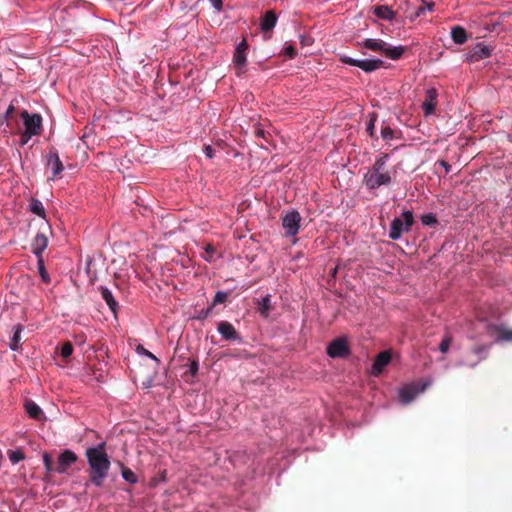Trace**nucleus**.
<instances>
[{"label":"nucleus","instance_id":"bb28decb","mask_svg":"<svg viewBox=\"0 0 512 512\" xmlns=\"http://www.w3.org/2000/svg\"><path fill=\"white\" fill-rule=\"evenodd\" d=\"M247 62L246 53L235 51L233 55V63L236 68L242 69Z\"/></svg>","mask_w":512,"mask_h":512},{"label":"nucleus","instance_id":"4c0bfd02","mask_svg":"<svg viewBox=\"0 0 512 512\" xmlns=\"http://www.w3.org/2000/svg\"><path fill=\"white\" fill-rule=\"evenodd\" d=\"M215 252V248L212 244H208L206 247H205V254L203 255V258L209 262L212 261V258H213V254Z\"/></svg>","mask_w":512,"mask_h":512},{"label":"nucleus","instance_id":"ea45409f","mask_svg":"<svg viewBox=\"0 0 512 512\" xmlns=\"http://www.w3.org/2000/svg\"><path fill=\"white\" fill-rule=\"evenodd\" d=\"M340 61L342 63H344V64L357 67L359 60L358 59H354V58L349 57V56H346V55H343V56L340 57Z\"/></svg>","mask_w":512,"mask_h":512},{"label":"nucleus","instance_id":"a211bd4d","mask_svg":"<svg viewBox=\"0 0 512 512\" xmlns=\"http://www.w3.org/2000/svg\"><path fill=\"white\" fill-rule=\"evenodd\" d=\"M277 23V15L273 10H268L261 17V30L263 32L271 31Z\"/></svg>","mask_w":512,"mask_h":512},{"label":"nucleus","instance_id":"49530a36","mask_svg":"<svg viewBox=\"0 0 512 512\" xmlns=\"http://www.w3.org/2000/svg\"><path fill=\"white\" fill-rule=\"evenodd\" d=\"M284 54L289 58H294L296 55V50L292 45H289L284 49Z\"/></svg>","mask_w":512,"mask_h":512},{"label":"nucleus","instance_id":"1a4fd4ad","mask_svg":"<svg viewBox=\"0 0 512 512\" xmlns=\"http://www.w3.org/2000/svg\"><path fill=\"white\" fill-rule=\"evenodd\" d=\"M42 226L43 229L40 228V231L36 234L31 244L32 252L37 258H43L42 253L48 246L47 232L50 231V226L47 222L43 223Z\"/></svg>","mask_w":512,"mask_h":512},{"label":"nucleus","instance_id":"79ce46f5","mask_svg":"<svg viewBox=\"0 0 512 512\" xmlns=\"http://www.w3.org/2000/svg\"><path fill=\"white\" fill-rule=\"evenodd\" d=\"M15 111V107L13 104H10L5 112V114L0 119V122L3 123L4 121H7L10 117H12L13 113Z\"/></svg>","mask_w":512,"mask_h":512},{"label":"nucleus","instance_id":"09e8293b","mask_svg":"<svg viewBox=\"0 0 512 512\" xmlns=\"http://www.w3.org/2000/svg\"><path fill=\"white\" fill-rule=\"evenodd\" d=\"M204 152H205V155H206L208 158H210V159H211V158H213V156H214V152H215V150L212 148V146H210V145H206V146L204 147Z\"/></svg>","mask_w":512,"mask_h":512},{"label":"nucleus","instance_id":"a878e982","mask_svg":"<svg viewBox=\"0 0 512 512\" xmlns=\"http://www.w3.org/2000/svg\"><path fill=\"white\" fill-rule=\"evenodd\" d=\"M22 326L17 325L14 330L13 337L10 341V348L14 351L18 350L20 348V340H21V332H22Z\"/></svg>","mask_w":512,"mask_h":512},{"label":"nucleus","instance_id":"f257e3e1","mask_svg":"<svg viewBox=\"0 0 512 512\" xmlns=\"http://www.w3.org/2000/svg\"><path fill=\"white\" fill-rule=\"evenodd\" d=\"M89 464V480L97 487H101L108 476L111 466L109 457L105 451V442L95 447H89L85 452Z\"/></svg>","mask_w":512,"mask_h":512},{"label":"nucleus","instance_id":"393cba45","mask_svg":"<svg viewBox=\"0 0 512 512\" xmlns=\"http://www.w3.org/2000/svg\"><path fill=\"white\" fill-rule=\"evenodd\" d=\"M30 211L37 216L45 219V209L42 202L38 199L32 198L29 203Z\"/></svg>","mask_w":512,"mask_h":512},{"label":"nucleus","instance_id":"c9c22d12","mask_svg":"<svg viewBox=\"0 0 512 512\" xmlns=\"http://www.w3.org/2000/svg\"><path fill=\"white\" fill-rule=\"evenodd\" d=\"M451 342H452V338L448 335L445 336L439 345V350L442 353H447L449 350V347L451 345Z\"/></svg>","mask_w":512,"mask_h":512},{"label":"nucleus","instance_id":"8fccbe9b","mask_svg":"<svg viewBox=\"0 0 512 512\" xmlns=\"http://www.w3.org/2000/svg\"><path fill=\"white\" fill-rule=\"evenodd\" d=\"M213 7L219 12L223 8L222 0H209Z\"/></svg>","mask_w":512,"mask_h":512},{"label":"nucleus","instance_id":"37998d69","mask_svg":"<svg viewBox=\"0 0 512 512\" xmlns=\"http://www.w3.org/2000/svg\"><path fill=\"white\" fill-rule=\"evenodd\" d=\"M254 135L257 138H263V139L267 140V135H269V133L266 132L263 128L257 126V127H255Z\"/></svg>","mask_w":512,"mask_h":512},{"label":"nucleus","instance_id":"a19ab883","mask_svg":"<svg viewBox=\"0 0 512 512\" xmlns=\"http://www.w3.org/2000/svg\"><path fill=\"white\" fill-rule=\"evenodd\" d=\"M33 136V134H27V131L24 130L20 134L19 145L25 146Z\"/></svg>","mask_w":512,"mask_h":512},{"label":"nucleus","instance_id":"423d86ee","mask_svg":"<svg viewBox=\"0 0 512 512\" xmlns=\"http://www.w3.org/2000/svg\"><path fill=\"white\" fill-rule=\"evenodd\" d=\"M492 344H477L465 355L460 365L475 368L481 361L488 358Z\"/></svg>","mask_w":512,"mask_h":512},{"label":"nucleus","instance_id":"aec40b11","mask_svg":"<svg viewBox=\"0 0 512 512\" xmlns=\"http://www.w3.org/2000/svg\"><path fill=\"white\" fill-rule=\"evenodd\" d=\"M384 62L380 59H363L358 61L357 67L370 73L382 67Z\"/></svg>","mask_w":512,"mask_h":512},{"label":"nucleus","instance_id":"5701e85b","mask_svg":"<svg viewBox=\"0 0 512 512\" xmlns=\"http://www.w3.org/2000/svg\"><path fill=\"white\" fill-rule=\"evenodd\" d=\"M451 37L456 44H463L468 39L466 30L461 26H454L451 29Z\"/></svg>","mask_w":512,"mask_h":512},{"label":"nucleus","instance_id":"c756f323","mask_svg":"<svg viewBox=\"0 0 512 512\" xmlns=\"http://www.w3.org/2000/svg\"><path fill=\"white\" fill-rule=\"evenodd\" d=\"M37 265H38L39 275H40L42 281L46 284H49L50 277L45 269L43 258H37Z\"/></svg>","mask_w":512,"mask_h":512},{"label":"nucleus","instance_id":"de8ad7c7","mask_svg":"<svg viewBox=\"0 0 512 512\" xmlns=\"http://www.w3.org/2000/svg\"><path fill=\"white\" fill-rule=\"evenodd\" d=\"M42 458L44 466H49V464H53V459L48 452H44Z\"/></svg>","mask_w":512,"mask_h":512},{"label":"nucleus","instance_id":"f704fd0d","mask_svg":"<svg viewBox=\"0 0 512 512\" xmlns=\"http://www.w3.org/2000/svg\"><path fill=\"white\" fill-rule=\"evenodd\" d=\"M381 136L384 140H391L395 137V131L389 126H385L381 130Z\"/></svg>","mask_w":512,"mask_h":512},{"label":"nucleus","instance_id":"3c124183","mask_svg":"<svg viewBox=\"0 0 512 512\" xmlns=\"http://www.w3.org/2000/svg\"><path fill=\"white\" fill-rule=\"evenodd\" d=\"M212 309H213V307L210 305L206 310H202L199 318L200 319L207 318L210 315V313L212 312Z\"/></svg>","mask_w":512,"mask_h":512},{"label":"nucleus","instance_id":"f8f14e48","mask_svg":"<svg viewBox=\"0 0 512 512\" xmlns=\"http://www.w3.org/2000/svg\"><path fill=\"white\" fill-rule=\"evenodd\" d=\"M426 384L420 386L418 383L405 385L399 390V398L403 404H408L413 401L416 396L426 389Z\"/></svg>","mask_w":512,"mask_h":512},{"label":"nucleus","instance_id":"f3484780","mask_svg":"<svg viewBox=\"0 0 512 512\" xmlns=\"http://www.w3.org/2000/svg\"><path fill=\"white\" fill-rule=\"evenodd\" d=\"M217 330L225 340L241 341V337L238 335L236 329L228 321H220L217 325Z\"/></svg>","mask_w":512,"mask_h":512},{"label":"nucleus","instance_id":"9d476101","mask_svg":"<svg viewBox=\"0 0 512 512\" xmlns=\"http://www.w3.org/2000/svg\"><path fill=\"white\" fill-rule=\"evenodd\" d=\"M301 215L298 211L292 210L282 217V226L286 236H295L299 232Z\"/></svg>","mask_w":512,"mask_h":512},{"label":"nucleus","instance_id":"473e14b6","mask_svg":"<svg viewBox=\"0 0 512 512\" xmlns=\"http://www.w3.org/2000/svg\"><path fill=\"white\" fill-rule=\"evenodd\" d=\"M228 298V293L227 292H224V291H218L215 296H214V299L212 301V304L211 306L214 307L218 304H222L224 303Z\"/></svg>","mask_w":512,"mask_h":512},{"label":"nucleus","instance_id":"2f4dec72","mask_svg":"<svg viewBox=\"0 0 512 512\" xmlns=\"http://www.w3.org/2000/svg\"><path fill=\"white\" fill-rule=\"evenodd\" d=\"M73 353V345L71 344V342L67 341L65 343H63L62 347H61V356L63 359H68Z\"/></svg>","mask_w":512,"mask_h":512},{"label":"nucleus","instance_id":"6ab92c4d","mask_svg":"<svg viewBox=\"0 0 512 512\" xmlns=\"http://www.w3.org/2000/svg\"><path fill=\"white\" fill-rule=\"evenodd\" d=\"M103 300L108 305L109 309L113 314L116 315L117 309H118V302L115 300L112 292L105 286H100L98 288Z\"/></svg>","mask_w":512,"mask_h":512},{"label":"nucleus","instance_id":"72a5a7b5","mask_svg":"<svg viewBox=\"0 0 512 512\" xmlns=\"http://www.w3.org/2000/svg\"><path fill=\"white\" fill-rule=\"evenodd\" d=\"M421 222L423 225H433L437 223V219L433 213L424 214L421 217Z\"/></svg>","mask_w":512,"mask_h":512},{"label":"nucleus","instance_id":"20e7f679","mask_svg":"<svg viewBox=\"0 0 512 512\" xmlns=\"http://www.w3.org/2000/svg\"><path fill=\"white\" fill-rule=\"evenodd\" d=\"M484 331L495 343H512V328L504 323L487 322Z\"/></svg>","mask_w":512,"mask_h":512},{"label":"nucleus","instance_id":"2eb2a0df","mask_svg":"<svg viewBox=\"0 0 512 512\" xmlns=\"http://www.w3.org/2000/svg\"><path fill=\"white\" fill-rule=\"evenodd\" d=\"M438 92L435 88H430L426 91L425 100L422 103V108L425 116L432 115L437 106Z\"/></svg>","mask_w":512,"mask_h":512},{"label":"nucleus","instance_id":"c85d7f7f","mask_svg":"<svg viewBox=\"0 0 512 512\" xmlns=\"http://www.w3.org/2000/svg\"><path fill=\"white\" fill-rule=\"evenodd\" d=\"M121 474L123 479L130 484H135L138 481L136 474L128 467L122 466Z\"/></svg>","mask_w":512,"mask_h":512},{"label":"nucleus","instance_id":"864d4df0","mask_svg":"<svg viewBox=\"0 0 512 512\" xmlns=\"http://www.w3.org/2000/svg\"><path fill=\"white\" fill-rule=\"evenodd\" d=\"M47 473L55 472V465L49 464V466H44Z\"/></svg>","mask_w":512,"mask_h":512},{"label":"nucleus","instance_id":"e433bc0d","mask_svg":"<svg viewBox=\"0 0 512 512\" xmlns=\"http://www.w3.org/2000/svg\"><path fill=\"white\" fill-rule=\"evenodd\" d=\"M136 352L138 354L145 355V356L153 359L156 363H159V359L154 354H152L150 351L145 349L142 345L137 346Z\"/></svg>","mask_w":512,"mask_h":512},{"label":"nucleus","instance_id":"f03ea898","mask_svg":"<svg viewBox=\"0 0 512 512\" xmlns=\"http://www.w3.org/2000/svg\"><path fill=\"white\" fill-rule=\"evenodd\" d=\"M388 154L381 153L374 161L372 167L365 173L363 182L369 190L378 189L391 183L392 177L386 170Z\"/></svg>","mask_w":512,"mask_h":512},{"label":"nucleus","instance_id":"dca6fc26","mask_svg":"<svg viewBox=\"0 0 512 512\" xmlns=\"http://www.w3.org/2000/svg\"><path fill=\"white\" fill-rule=\"evenodd\" d=\"M391 361V354L389 351L380 352L374 359L372 365V374L374 376H378L382 373L383 369L389 364Z\"/></svg>","mask_w":512,"mask_h":512},{"label":"nucleus","instance_id":"6e6552de","mask_svg":"<svg viewBox=\"0 0 512 512\" xmlns=\"http://www.w3.org/2000/svg\"><path fill=\"white\" fill-rule=\"evenodd\" d=\"M327 354L331 358H347L351 354L347 339L339 337L332 340L327 347Z\"/></svg>","mask_w":512,"mask_h":512},{"label":"nucleus","instance_id":"603ef678","mask_svg":"<svg viewBox=\"0 0 512 512\" xmlns=\"http://www.w3.org/2000/svg\"><path fill=\"white\" fill-rule=\"evenodd\" d=\"M438 163L440 166H442L445 169L446 173L450 172L451 165L448 162H446L444 160H440Z\"/></svg>","mask_w":512,"mask_h":512},{"label":"nucleus","instance_id":"cd10ccee","mask_svg":"<svg viewBox=\"0 0 512 512\" xmlns=\"http://www.w3.org/2000/svg\"><path fill=\"white\" fill-rule=\"evenodd\" d=\"M7 454L12 464H17L25 459V454L21 449L9 450Z\"/></svg>","mask_w":512,"mask_h":512},{"label":"nucleus","instance_id":"7c9ffc66","mask_svg":"<svg viewBox=\"0 0 512 512\" xmlns=\"http://www.w3.org/2000/svg\"><path fill=\"white\" fill-rule=\"evenodd\" d=\"M377 120V114L376 113H370L369 114V122L367 123L366 131L368 132L369 136L371 138L375 137V122Z\"/></svg>","mask_w":512,"mask_h":512},{"label":"nucleus","instance_id":"7ed1b4c3","mask_svg":"<svg viewBox=\"0 0 512 512\" xmlns=\"http://www.w3.org/2000/svg\"><path fill=\"white\" fill-rule=\"evenodd\" d=\"M361 48H365L377 52L389 59L397 60L402 57L405 52L403 46H391L382 39L368 38L358 43Z\"/></svg>","mask_w":512,"mask_h":512},{"label":"nucleus","instance_id":"9b49d317","mask_svg":"<svg viewBox=\"0 0 512 512\" xmlns=\"http://www.w3.org/2000/svg\"><path fill=\"white\" fill-rule=\"evenodd\" d=\"M78 456L72 450H64L58 457V461L55 464V472L64 474L71 467L72 464L77 462Z\"/></svg>","mask_w":512,"mask_h":512},{"label":"nucleus","instance_id":"c03bdc74","mask_svg":"<svg viewBox=\"0 0 512 512\" xmlns=\"http://www.w3.org/2000/svg\"><path fill=\"white\" fill-rule=\"evenodd\" d=\"M199 364L196 360H192L189 365V372L192 376H195L198 372Z\"/></svg>","mask_w":512,"mask_h":512},{"label":"nucleus","instance_id":"0eeeda50","mask_svg":"<svg viewBox=\"0 0 512 512\" xmlns=\"http://www.w3.org/2000/svg\"><path fill=\"white\" fill-rule=\"evenodd\" d=\"M23 120L24 130L27 134L39 136L42 133V116L38 113L30 114L27 110H23L20 114Z\"/></svg>","mask_w":512,"mask_h":512},{"label":"nucleus","instance_id":"58836bf2","mask_svg":"<svg viewBox=\"0 0 512 512\" xmlns=\"http://www.w3.org/2000/svg\"><path fill=\"white\" fill-rule=\"evenodd\" d=\"M434 7V3L433 2H426L423 0V5L420 6L418 9H417V16H420L422 13H424L425 10H429L431 11Z\"/></svg>","mask_w":512,"mask_h":512},{"label":"nucleus","instance_id":"b1692460","mask_svg":"<svg viewBox=\"0 0 512 512\" xmlns=\"http://www.w3.org/2000/svg\"><path fill=\"white\" fill-rule=\"evenodd\" d=\"M374 14L383 20H392L395 17V12L388 6L381 5L374 8Z\"/></svg>","mask_w":512,"mask_h":512},{"label":"nucleus","instance_id":"4468645a","mask_svg":"<svg viewBox=\"0 0 512 512\" xmlns=\"http://www.w3.org/2000/svg\"><path fill=\"white\" fill-rule=\"evenodd\" d=\"M46 165L52 169L53 178L58 176L64 170L62 161L60 160L58 151L51 148L46 157Z\"/></svg>","mask_w":512,"mask_h":512},{"label":"nucleus","instance_id":"4be33fe9","mask_svg":"<svg viewBox=\"0 0 512 512\" xmlns=\"http://www.w3.org/2000/svg\"><path fill=\"white\" fill-rule=\"evenodd\" d=\"M25 409L28 415L35 420H40L43 416L42 409L32 400L26 401Z\"/></svg>","mask_w":512,"mask_h":512},{"label":"nucleus","instance_id":"39448f33","mask_svg":"<svg viewBox=\"0 0 512 512\" xmlns=\"http://www.w3.org/2000/svg\"><path fill=\"white\" fill-rule=\"evenodd\" d=\"M414 223L413 213L409 210L402 213V218H394L389 230V238L398 240L403 232H408Z\"/></svg>","mask_w":512,"mask_h":512},{"label":"nucleus","instance_id":"412c9836","mask_svg":"<svg viewBox=\"0 0 512 512\" xmlns=\"http://www.w3.org/2000/svg\"><path fill=\"white\" fill-rule=\"evenodd\" d=\"M273 306L271 303V295L267 294L264 296L260 301H258V307L257 310L260 313V315L264 318H267L272 311Z\"/></svg>","mask_w":512,"mask_h":512},{"label":"nucleus","instance_id":"ddd939ff","mask_svg":"<svg viewBox=\"0 0 512 512\" xmlns=\"http://www.w3.org/2000/svg\"><path fill=\"white\" fill-rule=\"evenodd\" d=\"M491 48L484 43H477L466 55V60L469 63H474L482 59L488 58L491 55Z\"/></svg>","mask_w":512,"mask_h":512},{"label":"nucleus","instance_id":"a18cd8bd","mask_svg":"<svg viewBox=\"0 0 512 512\" xmlns=\"http://www.w3.org/2000/svg\"><path fill=\"white\" fill-rule=\"evenodd\" d=\"M248 50V43L246 39H243L236 47L235 51L246 53Z\"/></svg>","mask_w":512,"mask_h":512}]
</instances>
